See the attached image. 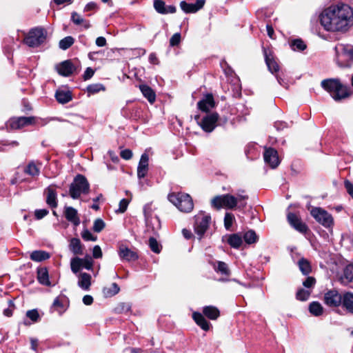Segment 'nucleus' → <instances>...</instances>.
Wrapping results in <instances>:
<instances>
[{
  "label": "nucleus",
  "instance_id": "obj_1",
  "mask_svg": "<svg viewBox=\"0 0 353 353\" xmlns=\"http://www.w3.org/2000/svg\"><path fill=\"white\" fill-rule=\"evenodd\" d=\"M319 19L325 30L345 33L353 26V10L347 4L337 3L324 9Z\"/></svg>",
  "mask_w": 353,
  "mask_h": 353
},
{
  "label": "nucleus",
  "instance_id": "obj_2",
  "mask_svg": "<svg viewBox=\"0 0 353 353\" xmlns=\"http://www.w3.org/2000/svg\"><path fill=\"white\" fill-rule=\"evenodd\" d=\"M321 85L336 102L345 99L351 95L350 88L343 84L339 79H323L321 82Z\"/></svg>",
  "mask_w": 353,
  "mask_h": 353
},
{
  "label": "nucleus",
  "instance_id": "obj_3",
  "mask_svg": "<svg viewBox=\"0 0 353 353\" xmlns=\"http://www.w3.org/2000/svg\"><path fill=\"white\" fill-rule=\"evenodd\" d=\"M168 199L182 212H190L194 208L193 200L187 193L172 192L168 194Z\"/></svg>",
  "mask_w": 353,
  "mask_h": 353
},
{
  "label": "nucleus",
  "instance_id": "obj_4",
  "mask_svg": "<svg viewBox=\"0 0 353 353\" xmlns=\"http://www.w3.org/2000/svg\"><path fill=\"white\" fill-rule=\"evenodd\" d=\"M47 30L41 26L31 28L23 39V43L30 48H37L43 44L47 39Z\"/></svg>",
  "mask_w": 353,
  "mask_h": 353
},
{
  "label": "nucleus",
  "instance_id": "obj_5",
  "mask_svg": "<svg viewBox=\"0 0 353 353\" xmlns=\"http://www.w3.org/2000/svg\"><path fill=\"white\" fill-rule=\"evenodd\" d=\"M90 192V183L86 177L81 174L76 175L69 188V194L73 199H78L81 195Z\"/></svg>",
  "mask_w": 353,
  "mask_h": 353
},
{
  "label": "nucleus",
  "instance_id": "obj_6",
  "mask_svg": "<svg viewBox=\"0 0 353 353\" xmlns=\"http://www.w3.org/2000/svg\"><path fill=\"white\" fill-rule=\"evenodd\" d=\"M211 205L216 210L223 208L232 210L237 206V199L230 194L217 195L211 200Z\"/></svg>",
  "mask_w": 353,
  "mask_h": 353
},
{
  "label": "nucleus",
  "instance_id": "obj_7",
  "mask_svg": "<svg viewBox=\"0 0 353 353\" xmlns=\"http://www.w3.org/2000/svg\"><path fill=\"white\" fill-rule=\"evenodd\" d=\"M311 216L325 228H332L334 219L331 214L320 207H314L310 210Z\"/></svg>",
  "mask_w": 353,
  "mask_h": 353
},
{
  "label": "nucleus",
  "instance_id": "obj_8",
  "mask_svg": "<svg viewBox=\"0 0 353 353\" xmlns=\"http://www.w3.org/2000/svg\"><path fill=\"white\" fill-rule=\"evenodd\" d=\"M194 232L199 236V239L201 240L209 228L211 216L209 214L201 212L194 216Z\"/></svg>",
  "mask_w": 353,
  "mask_h": 353
},
{
  "label": "nucleus",
  "instance_id": "obj_9",
  "mask_svg": "<svg viewBox=\"0 0 353 353\" xmlns=\"http://www.w3.org/2000/svg\"><path fill=\"white\" fill-rule=\"evenodd\" d=\"M219 121V114L216 112H211L206 113V114L201 119L199 123L201 128L207 133L212 132L216 126Z\"/></svg>",
  "mask_w": 353,
  "mask_h": 353
},
{
  "label": "nucleus",
  "instance_id": "obj_10",
  "mask_svg": "<svg viewBox=\"0 0 353 353\" xmlns=\"http://www.w3.org/2000/svg\"><path fill=\"white\" fill-rule=\"evenodd\" d=\"M34 121V116L12 117L8 121V128L13 130H21L26 127L32 126Z\"/></svg>",
  "mask_w": 353,
  "mask_h": 353
},
{
  "label": "nucleus",
  "instance_id": "obj_11",
  "mask_svg": "<svg viewBox=\"0 0 353 353\" xmlns=\"http://www.w3.org/2000/svg\"><path fill=\"white\" fill-rule=\"evenodd\" d=\"M343 294L336 289L327 290L323 296L324 303L330 307H339L341 304Z\"/></svg>",
  "mask_w": 353,
  "mask_h": 353
},
{
  "label": "nucleus",
  "instance_id": "obj_12",
  "mask_svg": "<svg viewBox=\"0 0 353 353\" xmlns=\"http://www.w3.org/2000/svg\"><path fill=\"white\" fill-rule=\"evenodd\" d=\"M217 103L215 101L212 93H206L196 104L197 109L202 112L209 113L215 108Z\"/></svg>",
  "mask_w": 353,
  "mask_h": 353
},
{
  "label": "nucleus",
  "instance_id": "obj_13",
  "mask_svg": "<svg viewBox=\"0 0 353 353\" xmlns=\"http://www.w3.org/2000/svg\"><path fill=\"white\" fill-rule=\"evenodd\" d=\"M287 220L289 224L300 233L306 234L310 231L306 223L303 222L299 216L296 213L288 212L287 214Z\"/></svg>",
  "mask_w": 353,
  "mask_h": 353
},
{
  "label": "nucleus",
  "instance_id": "obj_14",
  "mask_svg": "<svg viewBox=\"0 0 353 353\" xmlns=\"http://www.w3.org/2000/svg\"><path fill=\"white\" fill-rule=\"evenodd\" d=\"M57 70L59 75L62 77H70L74 73L79 71L78 67L75 66L71 59H67L61 61L57 66Z\"/></svg>",
  "mask_w": 353,
  "mask_h": 353
},
{
  "label": "nucleus",
  "instance_id": "obj_15",
  "mask_svg": "<svg viewBox=\"0 0 353 353\" xmlns=\"http://www.w3.org/2000/svg\"><path fill=\"white\" fill-rule=\"evenodd\" d=\"M263 52L268 70L272 74L278 72L280 67L274 58L273 51L270 48L263 47Z\"/></svg>",
  "mask_w": 353,
  "mask_h": 353
},
{
  "label": "nucleus",
  "instance_id": "obj_16",
  "mask_svg": "<svg viewBox=\"0 0 353 353\" xmlns=\"http://www.w3.org/2000/svg\"><path fill=\"white\" fill-rule=\"evenodd\" d=\"M265 162L272 168H276L280 164L278 152L273 148H265L263 153Z\"/></svg>",
  "mask_w": 353,
  "mask_h": 353
},
{
  "label": "nucleus",
  "instance_id": "obj_17",
  "mask_svg": "<svg viewBox=\"0 0 353 353\" xmlns=\"http://www.w3.org/2000/svg\"><path fill=\"white\" fill-rule=\"evenodd\" d=\"M57 188L56 185H50L44 190V194L46 195V203L51 208L54 209L58 206L57 193L55 188Z\"/></svg>",
  "mask_w": 353,
  "mask_h": 353
},
{
  "label": "nucleus",
  "instance_id": "obj_18",
  "mask_svg": "<svg viewBox=\"0 0 353 353\" xmlns=\"http://www.w3.org/2000/svg\"><path fill=\"white\" fill-rule=\"evenodd\" d=\"M153 7L155 11L161 14H174L176 12L175 6H166L163 0H154Z\"/></svg>",
  "mask_w": 353,
  "mask_h": 353
},
{
  "label": "nucleus",
  "instance_id": "obj_19",
  "mask_svg": "<svg viewBox=\"0 0 353 353\" xmlns=\"http://www.w3.org/2000/svg\"><path fill=\"white\" fill-rule=\"evenodd\" d=\"M205 3V0H196L195 3H189L185 1H182L180 2V8L186 14L196 13L203 8Z\"/></svg>",
  "mask_w": 353,
  "mask_h": 353
},
{
  "label": "nucleus",
  "instance_id": "obj_20",
  "mask_svg": "<svg viewBox=\"0 0 353 353\" xmlns=\"http://www.w3.org/2000/svg\"><path fill=\"white\" fill-rule=\"evenodd\" d=\"M119 256L122 260L126 261H135L139 259L138 254L128 248V247L121 245L119 248Z\"/></svg>",
  "mask_w": 353,
  "mask_h": 353
},
{
  "label": "nucleus",
  "instance_id": "obj_21",
  "mask_svg": "<svg viewBox=\"0 0 353 353\" xmlns=\"http://www.w3.org/2000/svg\"><path fill=\"white\" fill-rule=\"evenodd\" d=\"M148 161L149 157L146 153H143L139 162L137 167V177L139 179H143L146 176L148 172Z\"/></svg>",
  "mask_w": 353,
  "mask_h": 353
},
{
  "label": "nucleus",
  "instance_id": "obj_22",
  "mask_svg": "<svg viewBox=\"0 0 353 353\" xmlns=\"http://www.w3.org/2000/svg\"><path fill=\"white\" fill-rule=\"evenodd\" d=\"M65 218L74 225L77 226L80 224L81 221L78 216L77 210L71 206H65L63 212Z\"/></svg>",
  "mask_w": 353,
  "mask_h": 353
},
{
  "label": "nucleus",
  "instance_id": "obj_23",
  "mask_svg": "<svg viewBox=\"0 0 353 353\" xmlns=\"http://www.w3.org/2000/svg\"><path fill=\"white\" fill-rule=\"evenodd\" d=\"M192 319L196 324L199 326L203 330L208 331L210 328V323L206 320L205 315L199 312H194L192 313Z\"/></svg>",
  "mask_w": 353,
  "mask_h": 353
},
{
  "label": "nucleus",
  "instance_id": "obj_24",
  "mask_svg": "<svg viewBox=\"0 0 353 353\" xmlns=\"http://www.w3.org/2000/svg\"><path fill=\"white\" fill-rule=\"evenodd\" d=\"M37 278L38 282L45 286H51L49 280L48 269L46 267H39L37 270Z\"/></svg>",
  "mask_w": 353,
  "mask_h": 353
},
{
  "label": "nucleus",
  "instance_id": "obj_25",
  "mask_svg": "<svg viewBox=\"0 0 353 353\" xmlns=\"http://www.w3.org/2000/svg\"><path fill=\"white\" fill-rule=\"evenodd\" d=\"M78 285L82 290L88 291L91 286L92 276L90 274L86 272H81L78 276Z\"/></svg>",
  "mask_w": 353,
  "mask_h": 353
},
{
  "label": "nucleus",
  "instance_id": "obj_26",
  "mask_svg": "<svg viewBox=\"0 0 353 353\" xmlns=\"http://www.w3.org/2000/svg\"><path fill=\"white\" fill-rule=\"evenodd\" d=\"M341 305L347 313L353 314V293L345 292Z\"/></svg>",
  "mask_w": 353,
  "mask_h": 353
},
{
  "label": "nucleus",
  "instance_id": "obj_27",
  "mask_svg": "<svg viewBox=\"0 0 353 353\" xmlns=\"http://www.w3.org/2000/svg\"><path fill=\"white\" fill-rule=\"evenodd\" d=\"M139 90L145 98L148 99L150 103L152 104L156 101V93L154 90L146 84H140Z\"/></svg>",
  "mask_w": 353,
  "mask_h": 353
},
{
  "label": "nucleus",
  "instance_id": "obj_28",
  "mask_svg": "<svg viewBox=\"0 0 353 353\" xmlns=\"http://www.w3.org/2000/svg\"><path fill=\"white\" fill-rule=\"evenodd\" d=\"M202 312L205 317L213 321L216 320L220 316V310L214 305L204 306Z\"/></svg>",
  "mask_w": 353,
  "mask_h": 353
},
{
  "label": "nucleus",
  "instance_id": "obj_29",
  "mask_svg": "<svg viewBox=\"0 0 353 353\" xmlns=\"http://www.w3.org/2000/svg\"><path fill=\"white\" fill-rule=\"evenodd\" d=\"M57 101L61 104H65L72 101V93L70 90H57L55 93Z\"/></svg>",
  "mask_w": 353,
  "mask_h": 353
},
{
  "label": "nucleus",
  "instance_id": "obj_30",
  "mask_svg": "<svg viewBox=\"0 0 353 353\" xmlns=\"http://www.w3.org/2000/svg\"><path fill=\"white\" fill-rule=\"evenodd\" d=\"M70 251L75 255L83 254V245L78 238L71 239L69 244Z\"/></svg>",
  "mask_w": 353,
  "mask_h": 353
},
{
  "label": "nucleus",
  "instance_id": "obj_31",
  "mask_svg": "<svg viewBox=\"0 0 353 353\" xmlns=\"http://www.w3.org/2000/svg\"><path fill=\"white\" fill-rule=\"evenodd\" d=\"M30 258L33 261L41 262L50 259V254L45 250H34L30 254Z\"/></svg>",
  "mask_w": 353,
  "mask_h": 353
},
{
  "label": "nucleus",
  "instance_id": "obj_32",
  "mask_svg": "<svg viewBox=\"0 0 353 353\" xmlns=\"http://www.w3.org/2000/svg\"><path fill=\"white\" fill-rule=\"evenodd\" d=\"M227 243L232 248L239 249L243 243L242 237L238 233L231 234L228 236Z\"/></svg>",
  "mask_w": 353,
  "mask_h": 353
},
{
  "label": "nucleus",
  "instance_id": "obj_33",
  "mask_svg": "<svg viewBox=\"0 0 353 353\" xmlns=\"http://www.w3.org/2000/svg\"><path fill=\"white\" fill-rule=\"evenodd\" d=\"M298 265L303 275L307 276L312 272V266L307 259L303 257L301 258L298 261Z\"/></svg>",
  "mask_w": 353,
  "mask_h": 353
},
{
  "label": "nucleus",
  "instance_id": "obj_34",
  "mask_svg": "<svg viewBox=\"0 0 353 353\" xmlns=\"http://www.w3.org/2000/svg\"><path fill=\"white\" fill-rule=\"evenodd\" d=\"M120 292V288L117 283H112L110 287H104L102 290L105 298L112 297Z\"/></svg>",
  "mask_w": 353,
  "mask_h": 353
},
{
  "label": "nucleus",
  "instance_id": "obj_35",
  "mask_svg": "<svg viewBox=\"0 0 353 353\" xmlns=\"http://www.w3.org/2000/svg\"><path fill=\"white\" fill-rule=\"evenodd\" d=\"M24 172L32 177L38 176L40 174V168L34 161H31L24 168Z\"/></svg>",
  "mask_w": 353,
  "mask_h": 353
},
{
  "label": "nucleus",
  "instance_id": "obj_36",
  "mask_svg": "<svg viewBox=\"0 0 353 353\" xmlns=\"http://www.w3.org/2000/svg\"><path fill=\"white\" fill-rule=\"evenodd\" d=\"M309 312L314 316H319L323 313V307L318 301H312L308 307Z\"/></svg>",
  "mask_w": 353,
  "mask_h": 353
},
{
  "label": "nucleus",
  "instance_id": "obj_37",
  "mask_svg": "<svg viewBox=\"0 0 353 353\" xmlns=\"http://www.w3.org/2000/svg\"><path fill=\"white\" fill-rule=\"evenodd\" d=\"M217 265L214 266V270L217 272L223 275L226 277H229L231 274V271L228 264L223 261H217Z\"/></svg>",
  "mask_w": 353,
  "mask_h": 353
},
{
  "label": "nucleus",
  "instance_id": "obj_38",
  "mask_svg": "<svg viewBox=\"0 0 353 353\" xmlns=\"http://www.w3.org/2000/svg\"><path fill=\"white\" fill-rule=\"evenodd\" d=\"M243 239L246 243L253 244L259 241V236L254 230H250L243 234Z\"/></svg>",
  "mask_w": 353,
  "mask_h": 353
},
{
  "label": "nucleus",
  "instance_id": "obj_39",
  "mask_svg": "<svg viewBox=\"0 0 353 353\" xmlns=\"http://www.w3.org/2000/svg\"><path fill=\"white\" fill-rule=\"evenodd\" d=\"M291 48L293 50L303 51L306 49L307 45L301 39H294L292 40L290 43Z\"/></svg>",
  "mask_w": 353,
  "mask_h": 353
},
{
  "label": "nucleus",
  "instance_id": "obj_40",
  "mask_svg": "<svg viewBox=\"0 0 353 353\" xmlns=\"http://www.w3.org/2000/svg\"><path fill=\"white\" fill-rule=\"evenodd\" d=\"M105 87L101 83H93L87 86L86 91L88 95L94 94L100 91H105Z\"/></svg>",
  "mask_w": 353,
  "mask_h": 353
},
{
  "label": "nucleus",
  "instance_id": "obj_41",
  "mask_svg": "<svg viewBox=\"0 0 353 353\" xmlns=\"http://www.w3.org/2000/svg\"><path fill=\"white\" fill-rule=\"evenodd\" d=\"M74 42V39L71 36H68L60 40L59 46L61 50H65L70 48Z\"/></svg>",
  "mask_w": 353,
  "mask_h": 353
},
{
  "label": "nucleus",
  "instance_id": "obj_42",
  "mask_svg": "<svg viewBox=\"0 0 353 353\" xmlns=\"http://www.w3.org/2000/svg\"><path fill=\"white\" fill-rule=\"evenodd\" d=\"M71 270L74 274L78 273L82 268V260L81 258L76 256L71 259L70 262Z\"/></svg>",
  "mask_w": 353,
  "mask_h": 353
},
{
  "label": "nucleus",
  "instance_id": "obj_43",
  "mask_svg": "<svg viewBox=\"0 0 353 353\" xmlns=\"http://www.w3.org/2000/svg\"><path fill=\"white\" fill-rule=\"evenodd\" d=\"M148 241L150 250L156 254H159L162 250V245L159 243L157 240L154 237L151 236L149 238Z\"/></svg>",
  "mask_w": 353,
  "mask_h": 353
},
{
  "label": "nucleus",
  "instance_id": "obj_44",
  "mask_svg": "<svg viewBox=\"0 0 353 353\" xmlns=\"http://www.w3.org/2000/svg\"><path fill=\"white\" fill-rule=\"evenodd\" d=\"M310 294L311 292L310 290L300 288L296 292V299L300 301H305L309 299Z\"/></svg>",
  "mask_w": 353,
  "mask_h": 353
},
{
  "label": "nucleus",
  "instance_id": "obj_45",
  "mask_svg": "<svg viewBox=\"0 0 353 353\" xmlns=\"http://www.w3.org/2000/svg\"><path fill=\"white\" fill-rule=\"evenodd\" d=\"M235 221L234 215L232 212H226L224 216V226L227 230H230L234 221Z\"/></svg>",
  "mask_w": 353,
  "mask_h": 353
},
{
  "label": "nucleus",
  "instance_id": "obj_46",
  "mask_svg": "<svg viewBox=\"0 0 353 353\" xmlns=\"http://www.w3.org/2000/svg\"><path fill=\"white\" fill-rule=\"evenodd\" d=\"M26 316L29 318L33 323H37L40 321L41 317L37 309L28 310L26 314Z\"/></svg>",
  "mask_w": 353,
  "mask_h": 353
},
{
  "label": "nucleus",
  "instance_id": "obj_47",
  "mask_svg": "<svg viewBox=\"0 0 353 353\" xmlns=\"http://www.w3.org/2000/svg\"><path fill=\"white\" fill-rule=\"evenodd\" d=\"M105 223L103 220L98 218L94 221L92 230L94 232L99 233L105 228Z\"/></svg>",
  "mask_w": 353,
  "mask_h": 353
},
{
  "label": "nucleus",
  "instance_id": "obj_48",
  "mask_svg": "<svg viewBox=\"0 0 353 353\" xmlns=\"http://www.w3.org/2000/svg\"><path fill=\"white\" fill-rule=\"evenodd\" d=\"M22 109L21 112L26 114L31 112L33 110V107L27 99H23L21 101Z\"/></svg>",
  "mask_w": 353,
  "mask_h": 353
},
{
  "label": "nucleus",
  "instance_id": "obj_49",
  "mask_svg": "<svg viewBox=\"0 0 353 353\" xmlns=\"http://www.w3.org/2000/svg\"><path fill=\"white\" fill-rule=\"evenodd\" d=\"M82 260V268L90 270L93 268V260L90 256L86 255Z\"/></svg>",
  "mask_w": 353,
  "mask_h": 353
},
{
  "label": "nucleus",
  "instance_id": "obj_50",
  "mask_svg": "<svg viewBox=\"0 0 353 353\" xmlns=\"http://www.w3.org/2000/svg\"><path fill=\"white\" fill-rule=\"evenodd\" d=\"M81 236L86 241H96L97 237L94 236L88 229H85L81 232Z\"/></svg>",
  "mask_w": 353,
  "mask_h": 353
},
{
  "label": "nucleus",
  "instance_id": "obj_51",
  "mask_svg": "<svg viewBox=\"0 0 353 353\" xmlns=\"http://www.w3.org/2000/svg\"><path fill=\"white\" fill-rule=\"evenodd\" d=\"M130 201L128 199H122L119 205V209L116 210L117 213H124L128 208Z\"/></svg>",
  "mask_w": 353,
  "mask_h": 353
},
{
  "label": "nucleus",
  "instance_id": "obj_52",
  "mask_svg": "<svg viewBox=\"0 0 353 353\" xmlns=\"http://www.w3.org/2000/svg\"><path fill=\"white\" fill-rule=\"evenodd\" d=\"M344 276L350 281H353V264L348 265L344 270Z\"/></svg>",
  "mask_w": 353,
  "mask_h": 353
},
{
  "label": "nucleus",
  "instance_id": "obj_53",
  "mask_svg": "<svg viewBox=\"0 0 353 353\" xmlns=\"http://www.w3.org/2000/svg\"><path fill=\"white\" fill-rule=\"evenodd\" d=\"M71 21L76 25H81L85 21L77 12L74 11L71 13Z\"/></svg>",
  "mask_w": 353,
  "mask_h": 353
},
{
  "label": "nucleus",
  "instance_id": "obj_54",
  "mask_svg": "<svg viewBox=\"0 0 353 353\" xmlns=\"http://www.w3.org/2000/svg\"><path fill=\"white\" fill-rule=\"evenodd\" d=\"M181 38L180 33L174 34L170 39V46L172 47L177 46L181 42Z\"/></svg>",
  "mask_w": 353,
  "mask_h": 353
},
{
  "label": "nucleus",
  "instance_id": "obj_55",
  "mask_svg": "<svg viewBox=\"0 0 353 353\" xmlns=\"http://www.w3.org/2000/svg\"><path fill=\"white\" fill-rule=\"evenodd\" d=\"M131 307L128 303H120L115 307V310L119 313L127 312L130 310Z\"/></svg>",
  "mask_w": 353,
  "mask_h": 353
},
{
  "label": "nucleus",
  "instance_id": "obj_56",
  "mask_svg": "<svg viewBox=\"0 0 353 353\" xmlns=\"http://www.w3.org/2000/svg\"><path fill=\"white\" fill-rule=\"evenodd\" d=\"M48 214L49 210L47 209H37L34 211V216L37 220L42 219Z\"/></svg>",
  "mask_w": 353,
  "mask_h": 353
},
{
  "label": "nucleus",
  "instance_id": "obj_57",
  "mask_svg": "<svg viewBox=\"0 0 353 353\" xmlns=\"http://www.w3.org/2000/svg\"><path fill=\"white\" fill-rule=\"evenodd\" d=\"M99 9L98 4L94 1L88 3L84 7L83 12L97 11Z\"/></svg>",
  "mask_w": 353,
  "mask_h": 353
},
{
  "label": "nucleus",
  "instance_id": "obj_58",
  "mask_svg": "<svg viewBox=\"0 0 353 353\" xmlns=\"http://www.w3.org/2000/svg\"><path fill=\"white\" fill-rule=\"evenodd\" d=\"M316 284V279L314 276H307L303 282V285L306 288H312Z\"/></svg>",
  "mask_w": 353,
  "mask_h": 353
},
{
  "label": "nucleus",
  "instance_id": "obj_59",
  "mask_svg": "<svg viewBox=\"0 0 353 353\" xmlns=\"http://www.w3.org/2000/svg\"><path fill=\"white\" fill-rule=\"evenodd\" d=\"M132 152L130 149H125L121 151L120 157L125 160H130L132 157Z\"/></svg>",
  "mask_w": 353,
  "mask_h": 353
},
{
  "label": "nucleus",
  "instance_id": "obj_60",
  "mask_svg": "<svg viewBox=\"0 0 353 353\" xmlns=\"http://www.w3.org/2000/svg\"><path fill=\"white\" fill-rule=\"evenodd\" d=\"M92 256L94 259H100L103 256L101 248L99 245H96L92 250Z\"/></svg>",
  "mask_w": 353,
  "mask_h": 353
},
{
  "label": "nucleus",
  "instance_id": "obj_61",
  "mask_svg": "<svg viewBox=\"0 0 353 353\" xmlns=\"http://www.w3.org/2000/svg\"><path fill=\"white\" fill-rule=\"evenodd\" d=\"M94 74V70L92 68H90V67L87 68L84 72L83 75V80L87 81V80L91 79L93 77Z\"/></svg>",
  "mask_w": 353,
  "mask_h": 353
},
{
  "label": "nucleus",
  "instance_id": "obj_62",
  "mask_svg": "<svg viewBox=\"0 0 353 353\" xmlns=\"http://www.w3.org/2000/svg\"><path fill=\"white\" fill-rule=\"evenodd\" d=\"M35 121H34L32 126H44L48 123L47 119H42L34 116Z\"/></svg>",
  "mask_w": 353,
  "mask_h": 353
},
{
  "label": "nucleus",
  "instance_id": "obj_63",
  "mask_svg": "<svg viewBox=\"0 0 353 353\" xmlns=\"http://www.w3.org/2000/svg\"><path fill=\"white\" fill-rule=\"evenodd\" d=\"M103 198V194H99L97 197L92 199L94 203L91 205V208L97 211L99 210V205L97 204L99 200Z\"/></svg>",
  "mask_w": 353,
  "mask_h": 353
},
{
  "label": "nucleus",
  "instance_id": "obj_64",
  "mask_svg": "<svg viewBox=\"0 0 353 353\" xmlns=\"http://www.w3.org/2000/svg\"><path fill=\"white\" fill-rule=\"evenodd\" d=\"M274 126L277 130H283L287 128L288 125L287 123L284 121H277L274 122Z\"/></svg>",
  "mask_w": 353,
  "mask_h": 353
}]
</instances>
